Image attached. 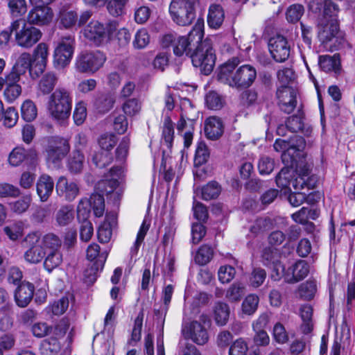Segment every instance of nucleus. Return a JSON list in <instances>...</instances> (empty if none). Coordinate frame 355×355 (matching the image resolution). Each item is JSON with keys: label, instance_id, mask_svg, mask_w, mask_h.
<instances>
[{"label": "nucleus", "instance_id": "obj_28", "mask_svg": "<svg viewBox=\"0 0 355 355\" xmlns=\"http://www.w3.org/2000/svg\"><path fill=\"white\" fill-rule=\"evenodd\" d=\"M87 259L91 261H95V267L96 269L103 268L107 257V252H101V248L98 244L91 243L87 248Z\"/></svg>", "mask_w": 355, "mask_h": 355}, {"label": "nucleus", "instance_id": "obj_37", "mask_svg": "<svg viewBox=\"0 0 355 355\" xmlns=\"http://www.w3.org/2000/svg\"><path fill=\"white\" fill-rule=\"evenodd\" d=\"M173 286L171 284L167 285L163 290V300L164 305L161 306L159 309H155V314L158 320H164L166 315L168 305L171 302V297L173 293Z\"/></svg>", "mask_w": 355, "mask_h": 355}, {"label": "nucleus", "instance_id": "obj_48", "mask_svg": "<svg viewBox=\"0 0 355 355\" xmlns=\"http://www.w3.org/2000/svg\"><path fill=\"white\" fill-rule=\"evenodd\" d=\"M317 216L318 214L316 211L311 210L306 207H302L291 216L295 222L300 224H306L309 218L315 219Z\"/></svg>", "mask_w": 355, "mask_h": 355}, {"label": "nucleus", "instance_id": "obj_4", "mask_svg": "<svg viewBox=\"0 0 355 355\" xmlns=\"http://www.w3.org/2000/svg\"><path fill=\"white\" fill-rule=\"evenodd\" d=\"M71 92L64 87L57 88L50 96L48 110L51 116L57 120L67 119L72 108Z\"/></svg>", "mask_w": 355, "mask_h": 355}, {"label": "nucleus", "instance_id": "obj_27", "mask_svg": "<svg viewBox=\"0 0 355 355\" xmlns=\"http://www.w3.org/2000/svg\"><path fill=\"white\" fill-rule=\"evenodd\" d=\"M37 193L42 202L48 200L51 195L53 187L54 182L51 177L48 175L44 174L41 175L37 182Z\"/></svg>", "mask_w": 355, "mask_h": 355}, {"label": "nucleus", "instance_id": "obj_57", "mask_svg": "<svg viewBox=\"0 0 355 355\" xmlns=\"http://www.w3.org/2000/svg\"><path fill=\"white\" fill-rule=\"evenodd\" d=\"M78 221L81 223L80 227V238L81 241L87 242L89 241L94 233V229L92 223L88 218H78Z\"/></svg>", "mask_w": 355, "mask_h": 355}, {"label": "nucleus", "instance_id": "obj_41", "mask_svg": "<svg viewBox=\"0 0 355 355\" xmlns=\"http://www.w3.org/2000/svg\"><path fill=\"white\" fill-rule=\"evenodd\" d=\"M331 21L332 22L330 24H327L324 26L320 27L318 37L322 43L331 41L338 33V26L337 23L334 21V19Z\"/></svg>", "mask_w": 355, "mask_h": 355}, {"label": "nucleus", "instance_id": "obj_35", "mask_svg": "<svg viewBox=\"0 0 355 355\" xmlns=\"http://www.w3.org/2000/svg\"><path fill=\"white\" fill-rule=\"evenodd\" d=\"M245 293V286L240 282H235L227 289L225 298L230 302H239Z\"/></svg>", "mask_w": 355, "mask_h": 355}, {"label": "nucleus", "instance_id": "obj_62", "mask_svg": "<svg viewBox=\"0 0 355 355\" xmlns=\"http://www.w3.org/2000/svg\"><path fill=\"white\" fill-rule=\"evenodd\" d=\"M205 103L210 110H219L223 106V99L216 92H209L205 97Z\"/></svg>", "mask_w": 355, "mask_h": 355}, {"label": "nucleus", "instance_id": "obj_6", "mask_svg": "<svg viewBox=\"0 0 355 355\" xmlns=\"http://www.w3.org/2000/svg\"><path fill=\"white\" fill-rule=\"evenodd\" d=\"M196 47L190 55L193 65L199 67L205 75H209L214 69L216 62V55L210 39H205L196 44Z\"/></svg>", "mask_w": 355, "mask_h": 355}, {"label": "nucleus", "instance_id": "obj_21", "mask_svg": "<svg viewBox=\"0 0 355 355\" xmlns=\"http://www.w3.org/2000/svg\"><path fill=\"white\" fill-rule=\"evenodd\" d=\"M182 334L197 345H204L209 340L207 329L198 322L193 321L182 329Z\"/></svg>", "mask_w": 355, "mask_h": 355}, {"label": "nucleus", "instance_id": "obj_43", "mask_svg": "<svg viewBox=\"0 0 355 355\" xmlns=\"http://www.w3.org/2000/svg\"><path fill=\"white\" fill-rule=\"evenodd\" d=\"M221 192V187L217 182L211 181L201 189V196L205 200L215 199Z\"/></svg>", "mask_w": 355, "mask_h": 355}, {"label": "nucleus", "instance_id": "obj_8", "mask_svg": "<svg viewBox=\"0 0 355 355\" xmlns=\"http://www.w3.org/2000/svg\"><path fill=\"white\" fill-rule=\"evenodd\" d=\"M105 61V55L99 50L83 51L76 58L75 69L80 73L93 74L103 66Z\"/></svg>", "mask_w": 355, "mask_h": 355}, {"label": "nucleus", "instance_id": "obj_61", "mask_svg": "<svg viewBox=\"0 0 355 355\" xmlns=\"http://www.w3.org/2000/svg\"><path fill=\"white\" fill-rule=\"evenodd\" d=\"M209 157V151L206 144L200 141L198 144L196 150L194 164L197 166H200L207 162Z\"/></svg>", "mask_w": 355, "mask_h": 355}, {"label": "nucleus", "instance_id": "obj_9", "mask_svg": "<svg viewBox=\"0 0 355 355\" xmlns=\"http://www.w3.org/2000/svg\"><path fill=\"white\" fill-rule=\"evenodd\" d=\"M76 46L75 37L67 35L61 37L53 52V64L55 68L63 69L73 57Z\"/></svg>", "mask_w": 355, "mask_h": 355}, {"label": "nucleus", "instance_id": "obj_49", "mask_svg": "<svg viewBox=\"0 0 355 355\" xmlns=\"http://www.w3.org/2000/svg\"><path fill=\"white\" fill-rule=\"evenodd\" d=\"M293 178V171L288 168H284L276 177V183L279 187L288 188L291 190V185Z\"/></svg>", "mask_w": 355, "mask_h": 355}, {"label": "nucleus", "instance_id": "obj_40", "mask_svg": "<svg viewBox=\"0 0 355 355\" xmlns=\"http://www.w3.org/2000/svg\"><path fill=\"white\" fill-rule=\"evenodd\" d=\"M8 7L12 18L21 19L27 12L26 0H8Z\"/></svg>", "mask_w": 355, "mask_h": 355}, {"label": "nucleus", "instance_id": "obj_18", "mask_svg": "<svg viewBox=\"0 0 355 355\" xmlns=\"http://www.w3.org/2000/svg\"><path fill=\"white\" fill-rule=\"evenodd\" d=\"M55 190L60 197L63 198L67 201L71 202L78 196L80 189L76 182L61 176L57 181Z\"/></svg>", "mask_w": 355, "mask_h": 355}, {"label": "nucleus", "instance_id": "obj_47", "mask_svg": "<svg viewBox=\"0 0 355 355\" xmlns=\"http://www.w3.org/2000/svg\"><path fill=\"white\" fill-rule=\"evenodd\" d=\"M69 327L70 323L69 319L63 318L57 322L54 327H52V329H50V334H52L51 336L60 340L64 337Z\"/></svg>", "mask_w": 355, "mask_h": 355}, {"label": "nucleus", "instance_id": "obj_55", "mask_svg": "<svg viewBox=\"0 0 355 355\" xmlns=\"http://www.w3.org/2000/svg\"><path fill=\"white\" fill-rule=\"evenodd\" d=\"M23 230L24 225L21 221L15 222L3 228L5 234L12 241H16L21 236Z\"/></svg>", "mask_w": 355, "mask_h": 355}, {"label": "nucleus", "instance_id": "obj_44", "mask_svg": "<svg viewBox=\"0 0 355 355\" xmlns=\"http://www.w3.org/2000/svg\"><path fill=\"white\" fill-rule=\"evenodd\" d=\"M21 117L26 121H33L37 116V109L35 103L27 99L23 102L21 106Z\"/></svg>", "mask_w": 355, "mask_h": 355}, {"label": "nucleus", "instance_id": "obj_39", "mask_svg": "<svg viewBox=\"0 0 355 355\" xmlns=\"http://www.w3.org/2000/svg\"><path fill=\"white\" fill-rule=\"evenodd\" d=\"M230 307L227 304L218 302L214 308V320L219 326H224L227 324L230 317Z\"/></svg>", "mask_w": 355, "mask_h": 355}, {"label": "nucleus", "instance_id": "obj_2", "mask_svg": "<svg viewBox=\"0 0 355 355\" xmlns=\"http://www.w3.org/2000/svg\"><path fill=\"white\" fill-rule=\"evenodd\" d=\"M203 35L201 26L196 25L187 36L166 34L162 37V44L164 47L173 46V53L177 56L184 54L190 56L192 48L201 41Z\"/></svg>", "mask_w": 355, "mask_h": 355}, {"label": "nucleus", "instance_id": "obj_16", "mask_svg": "<svg viewBox=\"0 0 355 355\" xmlns=\"http://www.w3.org/2000/svg\"><path fill=\"white\" fill-rule=\"evenodd\" d=\"M309 273V266L306 261L299 260L281 273L285 281L290 284H294L304 279Z\"/></svg>", "mask_w": 355, "mask_h": 355}, {"label": "nucleus", "instance_id": "obj_26", "mask_svg": "<svg viewBox=\"0 0 355 355\" xmlns=\"http://www.w3.org/2000/svg\"><path fill=\"white\" fill-rule=\"evenodd\" d=\"M318 64L320 69L325 72H334L339 74L341 70L340 56L324 55L319 56Z\"/></svg>", "mask_w": 355, "mask_h": 355}, {"label": "nucleus", "instance_id": "obj_58", "mask_svg": "<svg viewBox=\"0 0 355 355\" xmlns=\"http://www.w3.org/2000/svg\"><path fill=\"white\" fill-rule=\"evenodd\" d=\"M317 290L316 283L314 281H307L302 284L299 288V295L301 297L310 300H311Z\"/></svg>", "mask_w": 355, "mask_h": 355}, {"label": "nucleus", "instance_id": "obj_5", "mask_svg": "<svg viewBox=\"0 0 355 355\" xmlns=\"http://www.w3.org/2000/svg\"><path fill=\"white\" fill-rule=\"evenodd\" d=\"M9 28L15 33L16 44L24 49L33 47L41 39L42 31L28 24L23 19H16L11 22Z\"/></svg>", "mask_w": 355, "mask_h": 355}, {"label": "nucleus", "instance_id": "obj_30", "mask_svg": "<svg viewBox=\"0 0 355 355\" xmlns=\"http://www.w3.org/2000/svg\"><path fill=\"white\" fill-rule=\"evenodd\" d=\"M225 13L223 8L218 4H212L209 9L207 23L214 29L219 28L223 23Z\"/></svg>", "mask_w": 355, "mask_h": 355}, {"label": "nucleus", "instance_id": "obj_7", "mask_svg": "<svg viewBox=\"0 0 355 355\" xmlns=\"http://www.w3.org/2000/svg\"><path fill=\"white\" fill-rule=\"evenodd\" d=\"M198 0H172L169 13L173 21L179 26L190 25L196 17V6Z\"/></svg>", "mask_w": 355, "mask_h": 355}, {"label": "nucleus", "instance_id": "obj_56", "mask_svg": "<svg viewBox=\"0 0 355 355\" xmlns=\"http://www.w3.org/2000/svg\"><path fill=\"white\" fill-rule=\"evenodd\" d=\"M3 97L6 102L12 103L15 102L21 94L20 85H5Z\"/></svg>", "mask_w": 355, "mask_h": 355}, {"label": "nucleus", "instance_id": "obj_34", "mask_svg": "<svg viewBox=\"0 0 355 355\" xmlns=\"http://www.w3.org/2000/svg\"><path fill=\"white\" fill-rule=\"evenodd\" d=\"M42 355H57L61 349L60 340L51 336L43 340L40 345Z\"/></svg>", "mask_w": 355, "mask_h": 355}, {"label": "nucleus", "instance_id": "obj_63", "mask_svg": "<svg viewBox=\"0 0 355 355\" xmlns=\"http://www.w3.org/2000/svg\"><path fill=\"white\" fill-rule=\"evenodd\" d=\"M235 274L236 270L234 267L229 265L222 266L218 271V280L222 284H227L234 279Z\"/></svg>", "mask_w": 355, "mask_h": 355}, {"label": "nucleus", "instance_id": "obj_14", "mask_svg": "<svg viewBox=\"0 0 355 355\" xmlns=\"http://www.w3.org/2000/svg\"><path fill=\"white\" fill-rule=\"evenodd\" d=\"M26 17V22L33 26H44L49 25L53 19V10L48 6L35 5Z\"/></svg>", "mask_w": 355, "mask_h": 355}, {"label": "nucleus", "instance_id": "obj_24", "mask_svg": "<svg viewBox=\"0 0 355 355\" xmlns=\"http://www.w3.org/2000/svg\"><path fill=\"white\" fill-rule=\"evenodd\" d=\"M34 293V286L29 282H22L16 289L15 300L20 307L26 306L31 301Z\"/></svg>", "mask_w": 355, "mask_h": 355}, {"label": "nucleus", "instance_id": "obj_13", "mask_svg": "<svg viewBox=\"0 0 355 355\" xmlns=\"http://www.w3.org/2000/svg\"><path fill=\"white\" fill-rule=\"evenodd\" d=\"M25 243L30 248L24 253L25 260L30 263H38L44 258L46 252L40 243V235L37 232H31L25 238Z\"/></svg>", "mask_w": 355, "mask_h": 355}, {"label": "nucleus", "instance_id": "obj_15", "mask_svg": "<svg viewBox=\"0 0 355 355\" xmlns=\"http://www.w3.org/2000/svg\"><path fill=\"white\" fill-rule=\"evenodd\" d=\"M268 49L272 58L277 62H284L290 56V45L286 38L282 35L271 37L268 42Z\"/></svg>", "mask_w": 355, "mask_h": 355}, {"label": "nucleus", "instance_id": "obj_12", "mask_svg": "<svg viewBox=\"0 0 355 355\" xmlns=\"http://www.w3.org/2000/svg\"><path fill=\"white\" fill-rule=\"evenodd\" d=\"M70 150L69 141L64 138H56L51 141L46 148V160L49 166H59Z\"/></svg>", "mask_w": 355, "mask_h": 355}, {"label": "nucleus", "instance_id": "obj_11", "mask_svg": "<svg viewBox=\"0 0 355 355\" xmlns=\"http://www.w3.org/2000/svg\"><path fill=\"white\" fill-rule=\"evenodd\" d=\"M190 107L193 110L191 102L188 98H184L181 101L180 119L177 123V130L179 133L183 132L184 146L189 148L193 140V132L194 130V119H191L186 109Z\"/></svg>", "mask_w": 355, "mask_h": 355}, {"label": "nucleus", "instance_id": "obj_31", "mask_svg": "<svg viewBox=\"0 0 355 355\" xmlns=\"http://www.w3.org/2000/svg\"><path fill=\"white\" fill-rule=\"evenodd\" d=\"M78 21V14L76 11L69 8H62L60 9L58 21L61 28L69 29L76 25Z\"/></svg>", "mask_w": 355, "mask_h": 355}, {"label": "nucleus", "instance_id": "obj_19", "mask_svg": "<svg viewBox=\"0 0 355 355\" xmlns=\"http://www.w3.org/2000/svg\"><path fill=\"white\" fill-rule=\"evenodd\" d=\"M280 109L285 113L290 114L297 107V93L288 87H281L277 89Z\"/></svg>", "mask_w": 355, "mask_h": 355}, {"label": "nucleus", "instance_id": "obj_53", "mask_svg": "<svg viewBox=\"0 0 355 355\" xmlns=\"http://www.w3.org/2000/svg\"><path fill=\"white\" fill-rule=\"evenodd\" d=\"M117 137L113 133H104L98 139V144L102 150L109 152L113 149L117 143Z\"/></svg>", "mask_w": 355, "mask_h": 355}, {"label": "nucleus", "instance_id": "obj_17", "mask_svg": "<svg viewBox=\"0 0 355 355\" xmlns=\"http://www.w3.org/2000/svg\"><path fill=\"white\" fill-rule=\"evenodd\" d=\"M261 257L264 265L272 268L271 277L275 281L279 280L281 278V273L284 272V266L279 261L277 250L272 248H266Z\"/></svg>", "mask_w": 355, "mask_h": 355}, {"label": "nucleus", "instance_id": "obj_25", "mask_svg": "<svg viewBox=\"0 0 355 355\" xmlns=\"http://www.w3.org/2000/svg\"><path fill=\"white\" fill-rule=\"evenodd\" d=\"M119 182L114 177L111 179H105L99 181L97 184V189L103 194L111 195L115 200H119L122 194V190L119 188Z\"/></svg>", "mask_w": 355, "mask_h": 355}, {"label": "nucleus", "instance_id": "obj_20", "mask_svg": "<svg viewBox=\"0 0 355 355\" xmlns=\"http://www.w3.org/2000/svg\"><path fill=\"white\" fill-rule=\"evenodd\" d=\"M286 126L292 132H301L307 137H310L313 131L311 125L304 121L302 105L299 106L297 114H294L286 119Z\"/></svg>", "mask_w": 355, "mask_h": 355}, {"label": "nucleus", "instance_id": "obj_59", "mask_svg": "<svg viewBox=\"0 0 355 355\" xmlns=\"http://www.w3.org/2000/svg\"><path fill=\"white\" fill-rule=\"evenodd\" d=\"M114 97L110 94L101 95L96 100V105L99 112H105L109 111L114 105Z\"/></svg>", "mask_w": 355, "mask_h": 355}, {"label": "nucleus", "instance_id": "obj_36", "mask_svg": "<svg viewBox=\"0 0 355 355\" xmlns=\"http://www.w3.org/2000/svg\"><path fill=\"white\" fill-rule=\"evenodd\" d=\"M84 163L83 154L79 150H75L68 159L67 167L71 173L76 174L82 171Z\"/></svg>", "mask_w": 355, "mask_h": 355}, {"label": "nucleus", "instance_id": "obj_1", "mask_svg": "<svg viewBox=\"0 0 355 355\" xmlns=\"http://www.w3.org/2000/svg\"><path fill=\"white\" fill-rule=\"evenodd\" d=\"M238 60L234 58L220 66L217 74L218 80L236 89L250 87L257 78L255 68L250 64L237 66Z\"/></svg>", "mask_w": 355, "mask_h": 355}, {"label": "nucleus", "instance_id": "obj_42", "mask_svg": "<svg viewBox=\"0 0 355 355\" xmlns=\"http://www.w3.org/2000/svg\"><path fill=\"white\" fill-rule=\"evenodd\" d=\"M150 42V36L145 28H141L137 31L135 34L132 46L136 49H143L146 48Z\"/></svg>", "mask_w": 355, "mask_h": 355}, {"label": "nucleus", "instance_id": "obj_10", "mask_svg": "<svg viewBox=\"0 0 355 355\" xmlns=\"http://www.w3.org/2000/svg\"><path fill=\"white\" fill-rule=\"evenodd\" d=\"M93 211L96 217L100 218L105 212V199L103 195L93 193L89 198H83L80 200L77 206V218H88Z\"/></svg>", "mask_w": 355, "mask_h": 355}, {"label": "nucleus", "instance_id": "obj_33", "mask_svg": "<svg viewBox=\"0 0 355 355\" xmlns=\"http://www.w3.org/2000/svg\"><path fill=\"white\" fill-rule=\"evenodd\" d=\"M35 155L32 150H27L22 147L15 148L9 154L8 162L12 166H18L31 156Z\"/></svg>", "mask_w": 355, "mask_h": 355}, {"label": "nucleus", "instance_id": "obj_64", "mask_svg": "<svg viewBox=\"0 0 355 355\" xmlns=\"http://www.w3.org/2000/svg\"><path fill=\"white\" fill-rule=\"evenodd\" d=\"M92 159L97 167L103 168L112 162V155L111 153L101 149V151L94 155Z\"/></svg>", "mask_w": 355, "mask_h": 355}, {"label": "nucleus", "instance_id": "obj_38", "mask_svg": "<svg viewBox=\"0 0 355 355\" xmlns=\"http://www.w3.org/2000/svg\"><path fill=\"white\" fill-rule=\"evenodd\" d=\"M57 82V76L53 72H48L40 79L38 89L44 95L49 94L53 90Z\"/></svg>", "mask_w": 355, "mask_h": 355}, {"label": "nucleus", "instance_id": "obj_29", "mask_svg": "<svg viewBox=\"0 0 355 355\" xmlns=\"http://www.w3.org/2000/svg\"><path fill=\"white\" fill-rule=\"evenodd\" d=\"M33 64V61L31 55L29 53L25 52L19 55L13 68L23 75L28 70L31 78L35 79L38 78L40 74H36V71H32Z\"/></svg>", "mask_w": 355, "mask_h": 355}, {"label": "nucleus", "instance_id": "obj_45", "mask_svg": "<svg viewBox=\"0 0 355 355\" xmlns=\"http://www.w3.org/2000/svg\"><path fill=\"white\" fill-rule=\"evenodd\" d=\"M259 302V298L257 295L250 294L246 296L241 304L242 311L244 314L251 315L254 314Z\"/></svg>", "mask_w": 355, "mask_h": 355}, {"label": "nucleus", "instance_id": "obj_60", "mask_svg": "<svg viewBox=\"0 0 355 355\" xmlns=\"http://www.w3.org/2000/svg\"><path fill=\"white\" fill-rule=\"evenodd\" d=\"M32 201L31 196H25L9 204L11 210L18 214L25 212Z\"/></svg>", "mask_w": 355, "mask_h": 355}, {"label": "nucleus", "instance_id": "obj_54", "mask_svg": "<svg viewBox=\"0 0 355 355\" xmlns=\"http://www.w3.org/2000/svg\"><path fill=\"white\" fill-rule=\"evenodd\" d=\"M174 137V128L172 121L169 117L164 119L162 128V139L165 142L166 146L170 148Z\"/></svg>", "mask_w": 355, "mask_h": 355}, {"label": "nucleus", "instance_id": "obj_50", "mask_svg": "<svg viewBox=\"0 0 355 355\" xmlns=\"http://www.w3.org/2000/svg\"><path fill=\"white\" fill-rule=\"evenodd\" d=\"M143 320L144 313L141 311L135 320L134 326L131 334V338L128 340L129 345H135L139 340H140Z\"/></svg>", "mask_w": 355, "mask_h": 355}, {"label": "nucleus", "instance_id": "obj_22", "mask_svg": "<svg viewBox=\"0 0 355 355\" xmlns=\"http://www.w3.org/2000/svg\"><path fill=\"white\" fill-rule=\"evenodd\" d=\"M48 56V45L44 42L37 44L31 56L33 61L32 71H36V74H42L46 69Z\"/></svg>", "mask_w": 355, "mask_h": 355}, {"label": "nucleus", "instance_id": "obj_32", "mask_svg": "<svg viewBox=\"0 0 355 355\" xmlns=\"http://www.w3.org/2000/svg\"><path fill=\"white\" fill-rule=\"evenodd\" d=\"M55 219L58 226L64 227L70 224L74 219V210L72 205L62 206L55 213Z\"/></svg>", "mask_w": 355, "mask_h": 355}, {"label": "nucleus", "instance_id": "obj_52", "mask_svg": "<svg viewBox=\"0 0 355 355\" xmlns=\"http://www.w3.org/2000/svg\"><path fill=\"white\" fill-rule=\"evenodd\" d=\"M62 261V256L59 250L51 251L46 257L44 266L46 270L51 272L58 267Z\"/></svg>", "mask_w": 355, "mask_h": 355}, {"label": "nucleus", "instance_id": "obj_3", "mask_svg": "<svg viewBox=\"0 0 355 355\" xmlns=\"http://www.w3.org/2000/svg\"><path fill=\"white\" fill-rule=\"evenodd\" d=\"M118 22L113 20L102 23L92 20L82 31L84 37L96 46L107 44L118 28Z\"/></svg>", "mask_w": 355, "mask_h": 355}, {"label": "nucleus", "instance_id": "obj_51", "mask_svg": "<svg viewBox=\"0 0 355 355\" xmlns=\"http://www.w3.org/2000/svg\"><path fill=\"white\" fill-rule=\"evenodd\" d=\"M213 249L207 245H202L198 250L195 257V261L201 266L206 265L212 259Z\"/></svg>", "mask_w": 355, "mask_h": 355}, {"label": "nucleus", "instance_id": "obj_46", "mask_svg": "<svg viewBox=\"0 0 355 355\" xmlns=\"http://www.w3.org/2000/svg\"><path fill=\"white\" fill-rule=\"evenodd\" d=\"M69 306V299L67 297H62L59 300L54 302L52 304L46 307L45 311L48 314L55 315L63 314Z\"/></svg>", "mask_w": 355, "mask_h": 355}, {"label": "nucleus", "instance_id": "obj_23", "mask_svg": "<svg viewBox=\"0 0 355 355\" xmlns=\"http://www.w3.org/2000/svg\"><path fill=\"white\" fill-rule=\"evenodd\" d=\"M205 133L211 140L219 139L224 130L223 121L219 117L209 116L205 121Z\"/></svg>", "mask_w": 355, "mask_h": 355}]
</instances>
